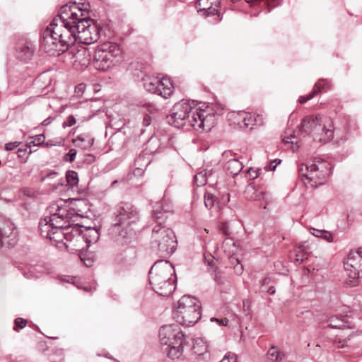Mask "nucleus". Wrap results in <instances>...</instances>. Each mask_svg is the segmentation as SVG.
<instances>
[{"mask_svg":"<svg viewBox=\"0 0 362 362\" xmlns=\"http://www.w3.org/2000/svg\"><path fill=\"white\" fill-rule=\"evenodd\" d=\"M192 351L198 356H202L208 351V346L202 339L198 338L194 341Z\"/></svg>","mask_w":362,"mask_h":362,"instance_id":"obj_29","label":"nucleus"},{"mask_svg":"<svg viewBox=\"0 0 362 362\" xmlns=\"http://www.w3.org/2000/svg\"><path fill=\"white\" fill-rule=\"evenodd\" d=\"M65 23L55 17L43 32L41 47L50 55L64 53L76 42V28Z\"/></svg>","mask_w":362,"mask_h":362,"instance_id":"obj_3","label":"nucleus"},{"mask_svg":"<svg viewBox=\"0 0 362 362\" xmlns=\"http://www.w3.org/2000/svg\"><path fill=\"white\" fill-rule=\"evenodd\" d=\"M27 320L23 318H16L15 320V326L13 327V329L15 331H18L19 329L24 328L27 325Z\"/></svg>","mask_w":362,"mask_h":362,"instance_id":"obj_39","label":"nucleus"},{"mask_svg":"<svg viewBox=\"0 0 362 362\" xmlns=\"http://www.w3.org/2000/svg\"><path fill=\"white\" fill-rule=\"evenodd\" d=\"M281 160H274V161H272L269 165L265 166L264 168L266 170L274 171L277 165L281 163Z\"/></svg>","mask_w":362,"mask_h":362,"instance_id":"obj_46","label":"nucleus"},{"mask_svg":"<svg viewBox=\"0 0 362 362\" xmlns=\"http://www.w3.org/2000/svg\"><path fill=\"white\" fill-rule=\"evenodd\" d=\"M73 54L74 65H80L81 67H87L90 62V52L86 47H81L76 50L71 52Z\"/></svg>","mask_w":362,"mask_h":362,"instance_id":"obj_20","label":"nucleus"},{"mask_svg":"<svg viewBox=\"0 0 362 362\" xmlns=\"http://www.w3.org/2000/svg\"><path fill=\"white\" fill-rule=\"evenodd\" d=\"M144 86L145 89L151 93H158L159 88L160 79L151 76L143 78Z\"/></svg>","mask_w":362,"mask_h":362,"instance_id":"obj_27","label":"nucleus"},{"mask_svg":"<svg viewBox=\"0 0 362 362\" xmlns=\"http://www.w3.org/2000/svg\"><path fill=\"white\" fill-rule=\"evenodd\" d=\"M76 121L75 117L73 115H70L67 117L66 120L64 122L63 126L65 127H71L76 124Z\"/></svg>","mask_w":362,"mask_h":362,"instance_id":"obj_47","label":"nucleus"},{"mask_svg":"<svg viewBox=\"0 0 362 362\" xmlns=\"http://www.w3.org/2000/svg\"><path fill=\"white\" fill-rule=\"evenodd\" d=\"M313 230L312 232V234L316 237L322 238V239L325 240L327 242H332L333 241V236L332 234L325 230H318L315 228H312Z\"/></svg>","mask_w":362,"mask_h":362,"instance_id":"obj_34","label":"nucleus"},{"mask_svg":"<svg viewBox=\"0 0 362 362\" xmlns=\"http://www.w3.org/2000/svg\"><path fill=\"white\" fill-rule=\"evenodd\" d=\"M219 229L225 235H229L230 234L227 223H221L219 226Z\"/></svg>","mask_w":362,"mask_h":362,"instance_id":"obj_50","label":"nucleus"},{"mask_svg":"<svg viewBox=\"0 0 362 362\" xmlns=\"http://www.w3.org/2000/svg\"><path fill=\"white\" fill-rule=\"evenodd\" d=\"M170 205L165 201L153 206L152 218L155 226L151 237V248L161 257H167L176 250L177 239L174 231L166 225L170 212Z\"/></svg>","mask_w":362,"mask_h":362,"instance_id":"obj_2","label":"nucleus"},{"mask_svg":"<svg viewBox=\"0 0 362 362\" xmlns=\"http://www.w3.org/2000/svg\"><path fill=\"white\" fill-rule=\"evenodd\" d=\"M211 321L216 322L218 324V325H220V326H228V322H229V320L226 317L221 318V319L212 317V318H211Z\"/></svg>","mask_w":362,"mask_h":362,"instance_id":"obj_45","label":"nucleus"},{"mask_svg":"<svg viewBox=\"0 0 362 362\" xmlns=\"http://www.w3.org/2000/svg\"><path fill=\"white\" fill-rule=\"evenodd\" d=\"M25 151H26V149H25V150L18 149V153H19L18 156H21V154H23V152H25Z\"/></svg>","mask_w":362,"mask_h":362,"instance_id":"obj_62","label":"nucleus"},{"mask_svg":"<svg viewBox=\"0 0 362 362\" xmlns=\"http://www.w3.org/2000/svg\"><path fill=\"white\" fill-rule=\"evenodd\" d=\"M73 142L78 147L83 149H88L93 145L94 139L88 135L81 134L74 139Z\"/></svg>","mask_w":362,"mask_h":362,"instance_id":"obj_26","label":"nucleus"},{"mask_svg":"<svg viewBox=\"0 0 362 362\" xmlns=\"http://www.w3.org/2000/svg\"><path fill=\"white\" fill-rule=\"evenodd\" d=\"M24 192L25 194H27L28 197H33L34 195V192H30L28 189H25Z\"/></svg>","mask_w":362,"mask_h":362,"instance_id":"obj_57","label":"nucleus"},{"mask_svg":"<svg viewBox=\"0 0 362 362\" xmlns=\"http://www.w3.org/2000/svg\"><path fill=\"white\" fill-rule=\"evenodd\" d=\"M100 37L99 25L90 17L76 28V41L86 45L96 42Z\"/></svg>","mask_w":362,"mask_h":362,"instance_id":"obj_15","label":"nucleus"},{"mask_svg":"<svg viewBox=\"0 0 362 362\" xmlns=\"http://www.w3.org/2000/svg\"><path fill=\"white\" fill-rule=\"evenodd\" d=\"M329 322V323L328 326L332 328H341L344 327V323L342 321L338 320L335 317H330Z\"/></svg>","mask_w":362,"mask_h":362,"instance_id":"obj_38","label":"nucleus"},{"mask_svg":"<svg viewBox=\"0 0 362 362\" xmlns=\"http://www.w3.org/2000/svg\"><path fill=\"white\" fill-rule=\"evenodd\" d=\"M220 362H237V357L234 354H227Z\"/></svg>","mask_w":362,"mask_h":362,"instance_id":"obj_43","label":"nucleus"},{"mask_svg":"<svg viewBox=\"0 0 362 362\" xmlns=\"http://www.w3.org/2000/svg\"><path fill=\"white\" fill-rule=\"evenodd\" d=\"M219 0H198L196 7L198 13L204 17L214 16V22L217 23L221 21L219 10L221 7Z\"/></svg>","mask_w":362,"mask_h":362,"instance_id":"obj_18","label":"nucleus"},{"mask_svg":"<svg viewBox=\"0 0 362 362\" xmlns=\"http://www.w3.org/2000/svg\"><path fill=\"white\" fill-rule=\"evenodd\" d=\"M122 57V50L119 45L105 42L95 49L93 64L96 69L106 71L118 63Z\"/></svg>","mask_w":362,"mask_h":362,"instance_id":"obj_10","label":"nucleus"},{"mask_svg":"<svg viewBox=\"0 0 362 362\" xmlns=\"http://www.w3.org/2000/svg\"><path fill=\"white\" fill-rule=\"evenodd\" d=\"M247 2H255V0H246Z\"/></svg>","mask_w":362,"mask_h":362,"instance_id":"obj_64","label":"nucleus"},{"mask_svg":"<svg viewBox=\"0 0 362 362\" xmlns=\"http://www.w3.org/2000/svg\"><path fill=\"white\" fill-rule=\"evenodd\" d=\"M232 242L231 240L230 239H226L224 241H223V245H226V244H229Z\"/></svg>","mask_w":362,"mask_h":362,"instance_id":"obj_60","label":"nucleus"},{"mask_svg":"<svg viewBox=\"0 0 362 362\" xmlns=\"http://www.w3.org/2000/svg\"><path fill=\"white\" fill-rule=\"evenodd\" d=\"M159 337L161 344L167 346L165 351L168 357L175 359L182 356L186 340L178 326L170 325L162 327Z\"/></svg>","mask_w":362,"mask_h":362,"instance_id":"obj_8","label":"nucleus"},{"mask_svg":"<svg viewBox=\"0 0 362 362\" xmlns=\"http://www.w3.org/2000/svg\"><path fill=\"white\" fill-rule=\"evenodd\" d=\"M168 122L177 128L186 125L195 130L209 131L215 124L216 115L211 107L205 109L197 107L194 101L181 100L174 105Z\"/></svg>","mask_w":362,"mask_h":362,"instance_id":"obj_1","label":"nucleus"},{"mask_svg":"<svg viewBox=\"0 0 362 362\" xmlns=\"http://www.w3.org/2000/svg\"><path fill=\"white\" fill-rule=\"evenodd\" d=\"M344 269L353 286L357 280L362 278V247L357 250H351L344 261Z\"/></svg>","mask_w":362,"mask_h":362,"instance_id":"obj_14","label":"nucleus"},{"mask_svg":"<svg viewBox=\"0 0 362 362\" xmlns=\"http://www.w3.org/2000/svg\"><path fill=\"white\" fill-rule=\"evenodd\" d=\"M137 219V211L129 204L125 203L119 206L116 214L115 223L110 232L115 238H125L129 233V226Z\"/></svg>","mask_w":362,"mask_h":362,"instance_id":"obj_11","label":"nucleus"},{"mask_svg":"<svg viewBox=\"0 0 362 362\" xmlns=\"http://www.w3.org/2000/svg\"><path fill=\"white\" fill-rule=\"evenodd\" d=\"M332 87V83L328 79H319L315 84L313 90H317V94L322 91H327Z\"/></svg>","mask_w":362,"mask_h":362,"instance_id":"obj_32","label":"nucleus"},{"mask_svg":"<svg viewBox=\"0 0 362 362\" xmlns=\"http://www.w3.org/2000/svg\"><path fill=\"white\" fill-rule=\"evenodd\" d=\"M81 226L75 225L71 228L69 235L66 236V241L64 243L66 248L71 252L81 253L87 250V243L81 235Z\"/></svg>","mask_w":362,"mask_h":362,"instance_id":"obj_17","label":"nucleus"},{"mask_svg":"<svg viewBox=\"0 0 362 362\" xmlns=\"http://www.w3.org/2000/svg\"><path fill=\"white\" fill-rule=\"evenodd\" d=\"M45 136L43 134H38L31 138V141L28 143V147L30 148L32 146H39L45 142Z\"/></svg>","mask_w":362,"mask_h":362,"instance_id":"obj_36","label":"nucleus"},{"mask_svg":"<svg viewBox=\"0 0 362 362\" xmlns=\"http://www.w3.org/2000/svg\"><path fill=\"white\" fill-rule=\"evenodd\" d=\"M341 343V341H339L338 342V344H340ZM344 346H346V345H345L344 344H341V346H340V345H337V348H340V347H344Z\"/></svg>","mask_w":362,"mask_h":362,"instance_id":"obj_63","label":"nucleus"},{"mask_svg":"<svg viewBox=\"0 0 362 362\" xmlns=\"http://www.w3.org/2000/svg\"><path fill=\"white\" fill-rule=\"evenodd\" d=\"M81 235L83 240L87 243L88 248L90 247V243H96L100 237V234L97 229L94 228H84L81 226Z\"/></svg>","mask_w":362,"mask_h":362,"instance_id":"obj_25","label":"nucleus"},{"mask_svg":"<svg viewBox=\"0 0 362 362\" xmlns=\"http://www.w3.org/2000/svg\"><path fill=\"white\" fill-rule=\"evenodd\" d=\"M25 151H26V149H25V150L18 149V153H19L18 156H21V154H23V152H25Z\"/></svg>","mask_w":362,"mask_h":362,"instance_id":"obj_61","label":"nucleus"},{"mask_svg":"<svg viewBox=\"0 0 362 362\" xmlns=\"http://www.w3.org/2000/svg\"><path fill=\"white\" fill-rule=\"evenodd\" d=\"M159 337L161 344L167 346L165 351L168 357L175 359L182 356L186 340L178 326L170 325L162 327Z\"/></svg>","mask_w":362,"mask_h":362,"instance_id":"obj_7","label":"nucleus"},{"mask_svg":"<svg viewBox=\"0 0 362 362\" xmlns=\"http://www.w3.org/2000/svg\"><path fill=\"white\" fill-rule=\"evenodd\" d=\"M269 278H264V279L262 280V285L263 286V285H264V284H268V283H269Z\"/></svg>","mask_w":362,"mask_h":362,"instance_id":"obj_58","label":"nucleus"},{"mask_svg":"<svg viewBox=\"0 0 362 362\" xmlns=\"http://www.w3.org/2000/svg\"><path fill=\"white\" fill-rule=\"evenodd\" d=\"M232 121L234 124H236L240 126V127L243 128L242 119L240 117H238L236 119Z\"/></svg>","mask_w":362,"mask_h":362,"instance_id":"obj_54","label":"nucleus"},{"mask_svg":"<svg viewBox=\"0 0 362 362\" xmlns=\"http://www.w3.org/2000/svg\"><path fill=\"white\" fill-rule=\"evenodd\" d=\"M174 90V86L170 79L167 76H163L160 79L159 88L158 94L164 98H168L172 95Z\"/></svg>","mask_w":362,"mask_h":362,"instance_id":"obj_24","label":"nucleus"},{"mask_svg":"<svg viewBox=\"0 0 362 362\" xmlns=\"http://www.w3.org/2000/svg\"><path fill=\"white\" fill-rule=\"evenodd\" d=\"M243 169V164L238 159L229 160L226 164L227 173L232 175H237Z\"/></svg>","mask_w":362,"mask_h":362,"instance_id":"obj_28","label":"nucleus"},{"mask_svg":"<svg viewBox=\"0 0 362 362\" xmlns=\"http://www.w3.org/2000/svg\"><path fill=\"white\" fill-rule=\"evenodd\" d=\"M228 117L230 120H235L238 117H240L242 119L243 128H246L251 125H255V122H257L256 118L253 115H252L250 113L243 111L230 112L228 115Z\"/></svg>","mask_w":362,"mask_h":362,"instance_id":"obj_22","label":"nucleus"},{"mask_svg":"<svg viewBox=\"0 0 362 362\" xmlns=\"http://www.w3.org/2000/svg\"><path fill=\"white\" fill-rule=\"evenodd\" d=\"M296 260L297 261H303L304 258H306V255L305 253H301L300 251H299V254L296 255Z\"/></svg>","mask_w":362,"mask_h":362,"instance_id":"obj_52","label":"nucleus"},{"mask_svg":"<svg viewBox=\"0 0 362 362\" xmlns=\"http://www.w3.org/2000/svg\"><path fill=\"white\" fill-rule=\"evenodd\" d=\"M316 95H317V90H312V91L307 95L300 96L299 99H298V102L300 104L305 103L307 101L313 98Z\"/></svg>","mask_w":362,"mask_h":362,"instance_id":"obj_40","label":"nucleus"},{"mask_svg":"<svg viewBox=\"0 0 362 362\" xmlns=\"http://www.w3.org/2000/svg\"><path fill=\"white\" fill-rule=\"evenodd\" d=\"M76 156V151L75 149H71L64 156V160L71 163L75 160Z\"/></svg>","mask_w":362,"mask_h":362,"instance_id":"obj_41","label":"nucleus"},{"mask_svg":"<svg viewBox=\"0 0 362 362\" xmlns=\"http://www.w3.org/2000/svg\"><path fill=\"white\" fill-rule=\"evenodd\" d=\"M21 144L19 141L10 142L5 144V150L12 151Z\"/></svg>","mask_w":362,"mask_h":362,"instance_id":"obj_49","label":"nucleus"},{"mask_svg":"<svg viewBox=\"0 0 362 362\" xmlns=\"http://www.w3.org/2000/svg\"><path fill=\"white\" fill-rule=\"evenodd\" d=\"M300 131L310 134L315 141L327 142L333 137V124L327 117L308 116L302 120Z\"/></svg>","mask_w":362,"mask_h":362,"instance_id":"obj_5","label":"nucleus"},{"mask_svg":"<svg viewBox=\"0 0 362 362\" xmlns=\"http://www.w3.org/2000/svg\"><path fill=\"white\" fill-rule=\"evenodd\" d=\"M268 293H269L270 294H274L275 293V289L274 288V287H270L268 289Z\"/></svg>","mask_w":362,"mask_h":362,"instance_id":"obj_59","label":"nucleus"},{"mask_svg":"<svg viewBox=\"0 0 362 362\" xmlns=\"http://www.w3.org/2000/svg\"><path fill=\"white\" fill-rule=\"evenodd\" d=\"M283 141L285 143L288 144H298V141L296 139V136L292 134H290L288 136L284 135L283 137Z\"/></svg>","mask_w":362,"mask_h":362,"instance_id":"obj_44","label":"nucleus"},{"mask_svg":"<svg viewBox=\"0 0 362 362\" xmlns=\"http://www.w3.org/2000/svg\"><path fill=\"white\" fill-rule=\"evenodd\" d=\"M279 0H255V4L257 2H264L268 7H274Z\"/></svg>","mask_w":362,"mask_h":362,"instance_id":"obj_48","label":"nucleus"},{"mask_svg":"<svg viewBox=\"0 0 362 362\" xmlns=\"http://www.w3.org/2000/svg\"><path fill=\"white\" fill-rule=\"evenodd\" d=\"M89 4L81 2H71L63 6L60 13L56 18L66 22V25H71L77 28L78 24L89 18Z\"/></svg>","mask_w":362,"mask_h":362,"instance_id":"obj_12","label":"nucleus"},{"mask_svg":"<svg viewBox=\"0 0 362 362\" xmlns=\"http://www.w3.org/2000/svg\"><path fill=\"white\" fill-rule=\"evenodd\" d=\"M39 228L42 236L57 243L66 241V236L69 235L71 230V228H66L65 229L57 228L52 230L50 225H47L46 223H39Z\"/></svg>","mask_w":362,"mask_h":362,"instance_id":"obj_19","label":"nucleus"},{"mask_svg":"<svg viewBox=\"0 0 362 362\" xmlns=\"http://www.w3.org/2000/svg\"><path fill=\"white\" fill-rule=\"evenodd\" d=\"M214 279L216 282H218V284H222L223 281L221 280V276L218 275V274H216L215 275V277H214Z\"/></svg>","mask_w":362,"mask_h":362,"instance_id":"obj_56","label":"nucleus"},{"mask_svg":"<svg viewBox=\"0 0 362 362\" xmlns=\"http://www.w3.org/2000/svg\"><path fill=\"white\" fill-rule=\"evenodd\" d=\"M267 356L268 358L272 362H281L285 358V354L275 346L269 349Z\"/></svg>","mask_w":362,"mask_h":362,"instance_id":"obj_30","label":"nucleus"},{"mask_svg":"<svg viewBox=\"0 0 362 362\" xmlns=\"http://www.w3.org/2000/svg\"><path fill=\"white\" fill-rule=\"evenodd\" d=\"M49 210L51 215L41 220L40 223H46L47 225H50L52 230L72 228L69 225V216L65 209L59 208L57 204H53Z\"/></svg>","mask_w":362,"mask_h":362,"instance_id":"obj_16","label":"nucleus"},{"mask_svg":"<svg viewBox=\"0 0 362 362\" xmlns=\"http://www.w3.org/2000/svg\"><path fill=\"white\" fill-rule=\"evenodd\" d=\"M150 121H151V117L150 116L146 115L144 117V125H146V126L149 125L150 124Z\"/></svg>","mask_w":362,"mask_h":362,"instance_id":"obj_53","label":"nucleus"},{"mask_svg":"<svg viewBox=\"0 0 362 362\" xmlns=\"http://www.w3.org/2000/svg\"><path fill=\"white\" fill-rule=\"evenodd\" d=\"M201 303L194 297L185 295L178 300L173 313L175 320L183 325H194L201 318Z\"/></svg>","mask_w":362,"mask_h":362,"instance_id":"obj_9","label":"nucleus"},{"mask_svg":"<svg viewBox=\"0 0 362 362\" xmlns=\"http://www.w3.org/2000/svg\"><path fill=\"white\" fill-rule=\"evenodd\" d=\"M159 337L161 344L167 346L165 351L168 357L175 359L182 356L186 340L178 326L170 325L162 327Z\"/></svg>","mask_w":362,"mask_h":362,"instance_id":"obj_6","label":"nucleus"},{"mask_svg":"<svg viewBox=\"0 0 362 362\" xmlns=\"http://www.w3.org/2000/svg\"><path fill=\"white\" fill-rule=\"evenodd\" d=\"M146 108L151 114L156 111V108L155 105L153 104H147L146 105Z\"/></svg>","mask_w":362,"mask_h":362,"instance_id":"obj_51","label":"nucleus"},{"mask_svg":"<svg viewBox=\"0 0 362 362\" xmlns=\"http://www.w3.org/2000/svg\"><path fill=\"white\" fill-rule=\"evenodd\" d=\"M215 202V197L211 194H206L204 196V204L206 208L211 209Z\"/></svg>","mask_w":362,"mask_h":362,"instance_id":"obj_37","label":"nucleus"},{"mask_svg":"<svg viewBox=\"0 0 362 362\" xmlns=\"http://www.w3.org/2000/svg\"><path fill=\"white\" fill-rule=\"evenodd\" d=\"M234 261L237 262V264L234 267L235 272L238 274H241L243 272V266L242 264H240L239 261L238 259H235L234 257H231L230 262L232 264L234 263Z\"/></svg>","mask_w":362,"mask_h":362,"instance_id":"obj_42","label":"nucleus"},{"mask_svg":"<svg viewBox=\"0 0 362 362\" xmlns=\"http://www.w3.org/2000/svg\"><path fill=\"white\" fill-rule=\"evenodd\" d=\"M86 160L89 162V163H91L93 161H94V156L93 155H90V154H88L87 155V158Z\"/></svg>","mask_w":362,"mask_h":362,"instance_id":"obj_55","label":"nucleus"},{"mask_svg":"<svg viewBox=\"0 0 362 362\" xmlns=\"http://www.w3.org/2000/svg\"><path fill=\"white\" fill-rule=\"evenodd\" d=\"M174 272V268L169 262H156L149 272V281L153 289L160 296L171 294L175 288L173 278Z\"/></svg>","mask_w":362,"mask_h":362,"instance_id":"obj_4","label":"nucleus"},{"mask_svg":"<svg viewBox=\"0 0 362 362\" xmlns=\"http://www.w3.org/2000/svg\"><path fill=\"white\" fill-rule=\"evenodd\" d=\"M300 175L305 185L316 187L324 184L327 176V169L323 162L301 164L299 168Z\"/></svg>","mask_w":362,"mask_h":362,"instance_id":"obj_13","label":"nucleus"},{"mask_svg":"<svg viewBox=\"0 0 362 362\" xmlns=\"http://www.w3.org/2000/svg\"><path fill=\"white\" fill-rule=\"evenodd\" d=\"M81 261L83 262L86 266L90 267L94 262L95 255L93 253H88L86 250L82 251L78 254Z\"/></svg>","mask_w":362,"mask_h":362,"instance_id":"obj_33","label":"nucleus"},{"mask_svg":"<svg viewBox=\"0 0 362 362\" xmlns=\"http://www.w3.org/2000/svg\"><path fill=\"white\" fill-rule=\"evenodd\" d=\"M66 181L71 187L76 186L78 182V174L74 170H69L66 175Z\"/></svg>","mask_w":362,"mask_h":362,"instance_id":"obj_35","label":"nucleus"},{"mask_svg":"<svg viewBox=\"0 0 362 362\" xmlns=\"http://www.w3.org/2000/svg\"><path fill=\"white\" fill-rule=\"evenodd\" d=\"M15 228L12 223L6 222L0 226V247L2 245L1 240L5 237H9L13 234Z\"/></svg>","mask_w":362,"mask_h":362,"instance_id":"obj_31","label":"nucleus"},{"mask_svg":"<svg viewBox=\"0 0 362 362\" xmlns=\"http://www.w3.org/2000/svg\"><path fill=\"white\" fill-rule=\"evenodd\" d=\"M245 195L247 199L257 200L265 199L266 192L262 187L257 186L253 182L247 186L245 190Z\"/></svg>","mask_w":362,"mask_h":362,"instance_id":"obj_21","label":"nucleus"},{"mask_svg":"<svg viewBox=\"0 0 362 362\" xmlns=\"http://www.w3.org/2000/svg\"><path fill=\"white\" fill-rule=\"evenodd\" d=\"M35 47L30 42L19 44L16 49L17 56L23 61L30 59L33 55Z\"/></svg>","mask_w":362,"mask_h":362,"instance_id":"obj_23","label":"nucleus"}]
</instances>
